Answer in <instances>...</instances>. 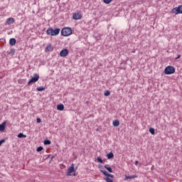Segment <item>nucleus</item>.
<instances>
[{
	"label": "nucleus",
	"mask_w": 182,
	"mask_h": 182,
	"mask_svg": "<svg viewBox=\"0 0 182 182\" xmlns=\"http://www.w3.org/2000/svg\"><path fill=\"white\" fill-rule=\"evenodd\" d=\"M38 80H39V75H38L37 73H35L33 75V77L28 81V85L31 86V83H36Z\"/></svg>",
	"instance_id": "5"
},
{
	"label": "nucleus",
	"mask_w": 182,
	"mask_h": 182,
	"mask_svg": "<svg viewBox=\"0 0 182 182\" xmlns=\"http://www.w3.org/2000/svg\"><path fill=\"white\" fill-rule=\"evenodd\" d=\"M97 161H98V163L103 164V159H102V158L100 156H97Z\"/></svg>",
	"instance_id": "20"
},
{
	"label": "nucleus",
	"mask_w": 182,
	"mask_h": 182,
	"mask_svg": "<svg viewBox=\"0 0 182 182\" xmlns=\"http://www.w3.org/2000/svg\"><path fill=\"white\" fill-rule=\"evenodd\" d=\"M105 181L107 182H113V180L110 179V178L107 177L105 178Z\"/></svg>",
	"instance_id": "27"
},
{
	"label": "nucleus",
	"mask_w": 182,
	"mask_h": 182,
	"mask_svg": "<svg viewBox=\"0 0 182 182\" xmlns=\"http://www.w3.org/2000/svg\"><path fill=\"white\" fill-rule=\"evenodd\" d=\"M68 55H69V50L66 48H64L60 53V56H61V58H65L68 56Z\"/></svg>",
	"instance_id": "7"
},
{
	"label": "nucleus",
	"mask_w": 182,
	"mask_h": 182,
	"mask_svg": "<svg viewBox=\"0 0 182 182\" xmlns=\"http://www.w3.org/2000/svg\"><path fill=\"white\" fill-rule=\"evenodd\" d=\"M104 95H105V96H110V91H106V92L104 93Z\"/></svg>",
	"instance_id": "25"
},
{
	"label": "nucleus",
	"mask_w": 182,
	"mask_h": 182,
	"mask_svg": "<svg viewBox=\"0 0 182 182\" xmlns=\"http://www.w3.org/2000/svg\"><path fill=\"white\" fill-rule=\"evenodd\" d=\"M43 150V147H42V146H38L37 148V151H42Z\"/></svg>",
	"instance_id": "26"
},
{
	"label": "nucleus",
	"mask_w": 182,
	"mask_h": 182,
	"mask_svg": "<svg viewBox=\"0 0 182 182\" xmlns=\"http://www.w3.org/2000/svg\"><path fill=\"white\" fill-rule=\"evenodd\" d=\"M76 171L75 170V164H72L68 168L66 172V176L70 177V176H76Z\"/></svg>",
	"instance_id": "1"
},
{
	"label": "nucleus",
	"mask_w": 182,
	"mask_h": 182,
	"mask_svg": "<svg viewBox=\"0 0 182 182\" xmlns=\"http://www.w3.org/2000/svg\"><path fill=\"white\" fill-rule=\"evenodd\" d=\"M172 14H175L176 15H178L182 14V5L178 6V7H175L171 10Z\"/></svg>",
	"instance_id": "6"
},
{
	"label": "nucleus",
	"mask_w": 182,
	"mask_h": 182,
	"mask_svg": "<svg viewBox=\"0 0 182 182\" xmlns=\"http://www.w3.org/2000/svg\"><path fill=\"white\" fill-rule=\"evenodd\" d=\"M5 123L0 124V132H4V130H5Z\"/></svg>",
	"instance_id": "17"
},
{
	"label": "nucleus",
	"mask_w": 182,
	"mask_h": 182,
	"mask_svg": "<svg viewBox=\"0 0 182 182\" xmlns=\"http://www.w3.org/2000/svg\"><path fill=\"white\" fill-rule=\"evenodd\" d=\"M7 25H12V23H15V19L14 18L10 17L6 19Z\"/></svg>",
	"instance_id": "9"
},
{
	"label": "nucleus",
	"mask_w": 182,
	"mask_h": 182,
	"mask_svg": "<svg viewBox=\"0 0 182 182\" xmlns=\"http://www.w3.org/2000/svg\"><path fill=\"white\" fill-rule=\"evenodd\" d=\"M73 19L77 21L79 19H82V14L80 13H75L73 16Z\"/></svg>",
	"instance_id": "8"
},
{
	"label": "nucleus",
	"mask_w": 182,
	"mask_h": 182,
	"mask_svg": "<svg viewBox=\"0 0 182 182\" xmlns=\"http://www.w3.org/2000/svg\"><path fill=\"white\" fill-rule=\"evenodd\" d=\"M164 73L165 75H173V73H176V68L171 65H168L166 67Z\"/></svg>",
	"instance_id": "3"
},
{
	"label": "nucleus",
	"mask_w": 182,
	"mask_h": 182,
	"mask_svg": "<svg viewBox=\"0 0 182 182\" xmlns=\"http://www.w3.org/2000/svg\"><path fill=\"white\" fill-rule=\"evenodd\" d=\"M61 35L63 36H70V35H72V28L69 27L63 28L61 31Z\"/></svg>",
	"instance_id": "4"
},
{
	"label": "nucleus",
	"mask_w": 182,
	"mask_h": 182,
	"mask_svg": "<svg viewBox=\"0 0 182 182\" xmlns=\"http://www.w3.org/2000/svg\"><path fill=\"white\" fill-rule=\"evenodd\" d=\"M112 124L114 126V127H119V126H120V122L119 120H114L112 122Z\"/></svg>",
	"instance_id": "11"
},
{
	"label": "nucleus",
	"mask_w": 182,
	"mask_h": 182,
	"mask_svg": "<svg viewBox=\"0 0 182 182\" xmlns=\"http://www.w3.org/2000/svg\"><path fill=\"white\" fill-rule=\"evenodd\" d=\"M104 167L106 168V170H107V171H109V173H113V169L112 167L109 166L108 164L105 165Z\"/></svg>",
	"instance_id": "14"
},
{
	"label": "nucleus",
	"mask_w": 182,
	"mask_h": 182,
	"mask_svg": "<svg viewBox=\"0 0 182 182\" xmlns=\"http://www.w3.org/2000/svg\"><path fill=\"white\" fill-rule=\"evenodd\" d=\"M149 133H151V134H154V133H155L154 128H150Z\"/></svg>",
	"instance_id": "24"
},
{
	"label": "nucleus",
	"mask_w": 182,
	"mask_h": 182,
	"mask_svg": "<svg viewBox=\"0 0 182 182\" xmlns=\"http://www.w3.org/2000/svg\"><path fill=\"white\" fill-rule=\"evenodd\" d=\"M180 58H181V55H178L177 58H176L175 60H177V59H180Z\"/></svg>",
	"instance_id": "32"
},
{
	"label": "nucleus",
	"mask_w": 182,
	"mask_h": 182,
	"mask_svg": "<svg viewBox=\"0 0 182 182\" xmlns=\"http://www.w3.org/2000/svg\"><path fill=\"white\" fill-rule=\"evenodd\" d=\"M107 157L108 160H110V159H113V157H114V154H113V152H110L108 154H107Z\"/></svg>",
	"instance_id": "15"
},
{
	"label": "nucleus",
	"mask_w": 182,
	"mask_h": 182,
	"mask_svg": "<svg viewBox=\"0 0 182 182\" xmlns=\"http://www.w3.org/2000/svg\"><path fill=\"white\" fill-rule=\"evenodd\" d=\"M9 45L10 46H15V45H16V39L11 38L9 40Z\"/></svg>",
	"instance_id": "10"
},
{
	"label": "nucleus",
	"mask_w": 182,
	"mask_h": 182,
	"mask_svg": "<svg viewBox=\"0 0 182 182\" xmlns=\"http://www.w3.org/2000/svg\"><path fill=\"white\" fill-rule=\"evenodd\" d=\"M105 4H110L112 2V0H104Z\"/></svg>",
	"instance_id": "28"
},
{
	"label": "nucleus",
	"mask_w": 182,
	"mask_h": 182,
	"mask_svg": "<svg viewBox=\"0 0 182 182\" xmlns=\"http://www.w3.org/2000/svg\"><path fill=\"white\" fill-rule=\"evenodd\" d=\"M9 55H10V56H14V55H15V49L12 48L9 53Z\"/></svg>",
	"instance_id": "18"
},
{
	"label": "nucleus",
	"mask_w": 182,
	"mask_h": 182,
	"mask_svg": "<svg viewBox=\"0 0 182 182\" xmlns=\"http://www.w3.org/2000/svg\"><path fill=\"white\" fill-rule=\"evenodd\" d=\"M57 109L60 110V112H62V110L65 109V105H63V104H60L57 106Z\"/></svg>",
	"instance_id": "12"
},
{
	"label": "nucleus",
	"mask_w": 182,
	"mask_h": 182,
	"mask_svg": "<svg viewBox=\"0 0 182 182\" xmlns=\"http://www.w3.org/2000/svg\"><path fill=\"white\" fill-rule=\"evenodd\" d=\"M3 143H5V139L0 140V146H2Z\"/></svg>",
	"instance_id": "30"
},
{
	"label": "nucleus",
	"mask_w": 182,
	"mask_h": 182,
	"mask_svg": "<svg viewBox=\"0 0 182 182\" xmlns=\"http://www.w3.org/2000/svg\"><path fill=\"white\" fill-rule=\"evenodd\" d=\"M139 163V161H135V164H136V166H137V164Z\"/></svg>",
	"instance_id": "33"
},
{
	"label": "nucleus",
	"mask_w": 182,
	"mask_h": 182,
	"mask_svg": "<svg viewBox=\"0 0 182 182\" xmlns=\"http://www.w3.org/2000/svg\"><path fill=\"white\" fill-rule=\"evenodd\" d=\"M17 136L18 139H26V135L23 134V133H19Z\"/></svg>",
	"instance_id": "16"
},
{
	"label": "nucleus",
	"mask_w": 182,
	"mask_h": 182,
	"mask_svg": "<svg viewBox=\"0 0 182 182\" xmlns=\"http://www.w3.org/2000/svg\"><path fill=\"white\" fill-rule=\"evenodd\" d=\"M37 92H43V90H45V87H38L36 88Z\"/></svg>",
	"instance_id": "19"
},
{
	"label": "nucleus",
	"mask_w": 182,
	"mask_h": 182,
	"mask_svg": "<svg viewBox=\"0 0 182 182\" xmlns=\"http://www.w3.org/2000/svg\"><path fill=\"white\" fill-rule=\"evenodd\" d=\"M50 140H49V139H46L45 141H44V144L46 145V146H48V145H49V144H50Z\"/></svg>",
	"instance_id": "22"
},
{
	"label": "nucleus",
	"mask_w": 182,
	"mask_h": 182,
	"mask_svg": "<svg viewBox=\"0 0 182 182\" xmlns=\"http://www.w3.org/2000/svg\"><path fill=\"white\" fill-rule=\"evenodd\" d=\"M60 32V28H55L53 30V28H50L46 31L47 35H50V36H56V35H59V33Z\"/></svg>",
	"instance_id": "2"
},
{
	"label": "nucleus",
	"mask_w": 182,
	"mask_h": 182,
	"mask_svg": "<svg viewBox=\"0 0 182 182\" xmlns=\"http://www.w3.org/2000/svg\"><path fill=\"white\" fill-rule=\"evenodd\" d=\"M46 50H47V52H52V50H53V47H52V45L49 44L47 46Z\"/></svg>",
	"instance_id": "13"
},
{
	"label": "nucleus",
	"mask_w": 182,
	"mask_h": 182,
	"mask_svg": "<svg viewBox=\"0 0 182 182\" xmlns=\"http://www.w3.org/2000/svg\"><path fill=\"white\" fill-rule=\"evenodd\" d=\"M36 122L37 123H41L42 122V119H41V118H37L36 119Z\"/></svg>",
	"instance_id": "29"
},
{
	"label": "nucleus",
	"mask_w": 182,
	"mask_h": 182,
	"mask_svg": "<svg viewBox=\"0 0 182 182\" xmlns=\"http://www.w3.org/2000/svg\"><path fill=\"white\" fill-rule=\"evenodd\" d=\"M101 173H102V174H104V176H107L109 174V173L105 170H100Z\"/></svg>",
	"instance_id": "23"
},
{
	"label": "nucleus",
	"mask_w": 182,
	"mask_h": 182,
	"mask_svg": "<svg viewBox=\"0 0 182 182\" xmlns=\"http://www.w3.org/2000/svg\"><path fill=\"white\" fill-rule=\"evenodd\" d=\"M136 177H137L136 176H126V178L127 179H129V180H132V178H136Z\"/></svg>",
	"instance_id": "21"
},
{
	"label": "nucleus",
	"mask_w": 182,
	"mask_h": 182,
	"mask_svg": "<svg viewBox=\"0 0 182 182\" xmlns=\"http://www.w3.org/2000/svg\"><path fill=\"white\" fill-rule=\"evenodd\" d=\"M107 177H110L111 178H113L114 176L110 173H108V175H107Z\"/></svg>",
	"instance_id": "31"
}]
</instances>
